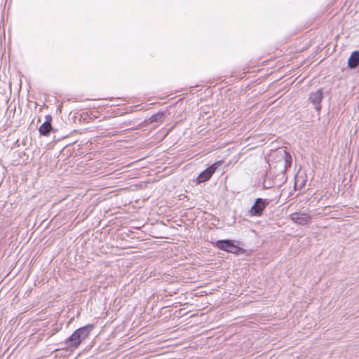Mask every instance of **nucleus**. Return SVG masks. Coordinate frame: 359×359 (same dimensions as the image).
Instances as JSON below:
<instances>
[{
  "instance_id": "nucleus-7",
  "label": "nucleus",
  "mask_w": 359,
  "mask_h": 359,
  "mask_svg": "<svg viewBox=\"0 0 359 359\" xmlns=\"http://www.w3.org/2000/svg\"><path fill=\"white\" fill-rule=\"evenodd\" d=\"M93 325L89 324L77 329L76 331L79 335V337L81 339V341H83L88 337L91 331L93 330Z\"/></svg>"
},
{
  "instance_id": "nucleus-1",
  "label": "nucleus",
  "mask_w": 359,
  "mask_h": 359,
  "mask_svg": "<svg viewBox=\"0 0 359 359\" xmlns=\"http://www.w3.org/2000/svg\"><path fill=\"white\" fill-rule=\"evenodd\" d=\"M216 246L220 250L226 251L231 253H237L240 248L235 245L234 242L231 240H220L216 243Z\"/></svg>"
},
{
  "instance_id": "nucleus-4",
  "label": "nucleus",
  "mask_w": 359,
  "mask_h": 359,
  "mask_svg": "<svg viewBox=\"0 0 359 359\" xmlns=\"http://www.w3.org/2000/svg\"><path fill=\"white\" fill-rule=\"evenodd\" d=\"M309 99L315 109L317 111H320L321 109L320 103L323 99L322 89H318L316 91L311 93Z\"/></svg>"
},
{
  "instance_id": "nucleus-5",
  "label": "nucleus",
  "mask_w": 359,
  "mask_h": 359,
  "mask_svg": "<svg viewBox=\"0 0 359 359\" xmlns=\"http://www.w3.org/2000/svg\"><path fill=\"white\" fill-rule=\"evenodd\" d=\"M291 219L300 225H306L311 222V217L306 213L296 212L291 215Z\"/></svg>"
},
{
  "instance_id": "nucleus-6",
  "label": "nucleus",
  "mask_w": 359,
  "mask_h": 359,
  "mask_svg": "<svg viewBox=\"0 0 359 359\" xmlns=\"http://www.w3.org/2000/svg\"><path fill=\"white\" fill-rule=\"evenodd\" d=\"M81 339L79 337L77 332L75 330L72 334L68 337L65 343L66 345V348H76L81 343Z\"/></svg>"
},
{
  "instance_id": "nucleus-10",
  "label": "nucleus",
  "mask_w": 359,
  "mask_h": 359,
  "mask_svg": "<svg viewBox=\"0 0 359 359\" xmlns=\"http://www.w3.org/2000/svg\"><path fill=\"white\" fill-rule=\"evenodd\" d=\"M279 153H283V154L284 158H285V164H287V163L290 164L291 158H292L291 156H290L289 154L285 151V150H283V149L280 150Z\"/></svg>"
},
{
  "instance_id": "nucleus-3",
  "label": "nucleus",
  "mask_w": 359,
  "mask_h": 359,
  "mask_svg": "<svg viewBox=\"0 0 359 359\" xmlns=\"http://www.w3.org/2000/svg\"><path fill=\"white\" fill-rule=\"evenodd\" d=\"M266 202L262 198H257L254 205L250 210V213L252 215L260 216L262 214L264 209L266 208Z\"/></svg>"
},
{
  "instance_id": "nucleus-9",
  "label": "nucleus",
  "mask_w": 359,
  "mask_h": 359,
  "mask_svg": "<svg viewBox=\"0 0 359 359\" xmlns=\"http://www.w3.org/2000/svg\"><path fill=\"white\" fill-rule=\"evenodd\" d=\"M51 128H52V126L50 124V121L49 120V121H46V122H44L39 127V131L41 135L46 136V135H49Z\"/></svg>"
},
{
  "instance_id": "nucleus-8",
  "label": "nucleus",
  "mask_w": 359,
  "mask_h": 359,
  "mask_svg": "<svg viewBox=\"0 0 359 359\" xmlns=\"http://www.w3.org/2000/svg\"><path fill=\"white\" fill-rule=\"evenodd\" d=\"M359 65V51L356 50L351 53L348 60V66L351 69L355 68Z\"/></svg>"
},
{
  "instance_id": "nucleus-2",
  "label": "nucleus",
  "mask_w": 359,
  "mask_h": 359,
  "mask_svg": "<svg viewBox=\"0 0 359 359\" xmlns=\"http://www.w3.org/2000/svg\"><path fill=\"white\" fill-rule=\"evenodd\" d=\"M217 168V163H214L202 172L197 177L198 183L205 182L208 181L214 174Z\"/></svg>"
}]
</instances>
